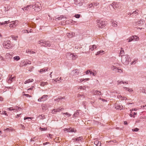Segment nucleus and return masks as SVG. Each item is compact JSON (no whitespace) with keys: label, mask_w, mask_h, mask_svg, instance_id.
Instances as JSON below:
<instances>
[{"label":"nucleus","mask_w":146,"mask_h":146,"mask_svg":"<svg viewBox=\"0 0 146 146\" xmlns=\"http://www.w3.org/2000/svg\"><path fill=\"white\" fill-rule=\"evenodd\" d=\"M121 49L120 50V54H119V56H121H121L122 55L121 54H124V50H122V48H121Z\"/></svg>","instance_id":"obj_30"},{"label":"nucleus","mask_w":146,"mask_h":146,"mask_svg":"<svg viewBox=\"0 0 146 146\" xmlns=\"http://www.w3.org/2000/svg\"><path fill=\"white\" fill-rule=\"evenodd\" d=\"M117 23L116 21H113L112 23V25L114 27H117L118 26Z\"/></svg>","instance_id":"obj_22"},{"label":"nucleus","mask_w":146,"mask_h":146,"mask_svg":"<svg viewBox=\"0 0 146 146\" xmlns=\"http://www.w3.org/2000/svg\"><path fill=\"white\" fill-rule=\"evenodd\" d=\"M3 44L4 47L7 49H9L12 46V44L11 43V41L9 40L4 41Z\"/></svg>","instance_id":"obj_5"},{"label":"nucleus","mask_w":146,"mask_h":146,"mask_svg":"<svg viewBox=\"0 0 146 146\" xmlns=\"http://www.w3.org/2000/svg\"><path fill=\"white\" fill-rule=\"evenodd\" d=\"M11 37L12 38L13 40H16L17 38H18V36H15L14 35H11Z\"/></svg>","instance_id":"obj_31"},{"label":"nucleus","mask_w":146,"mask_h":146,"mask_svg":"<svg viewBox=\"0 0 146 146\" xmlns=\"http://www.w3.org/2000/svg\"><path fill=\"white\" fill-rule=\"evenodd\" d=\"M117 84L118 85L121 84L120 81H117Z\"/></svg>","instance_id":"obj_52"},{"label":"nucleus","mask_w":146,"mask_h":146,"mask_svg":"<svg viewBox=\"0 0 146 146\" xmlns=\"http://www.w3.org/2000/svg\"><path fill=\"white\" fill-rule=\"evenodd\" d=\"M144 23L145 21L143 20H142L141 19L139 20L136 23L137 25H139V26L144 24Z\"/></svg>","instance_id":"obj_12"},{"label":"nucleus","mask_w":146,"mask_h":146,"mask_svg":"<svg viewBox=\"0 0 146 146\" xmlns=\"http://www.w3.org/2000/svg\"><path fill=\"white\" fill-rule=\"evenodd\" d=\"M20 127H21V128L22 129H24L25 127H24V125H22V124H21Z\"/></svg>","instance_id":"obj_49"},{"label":"nucleus","mask_w":146,"mask_h":146,"mask_svg":"<svg viewBox=\"0 0 146 146\" xmlns=\"http://www.w3.org/2000/svg\"><path fill=\"white\" fill-rule=\"evenodd\" d=\"M75 75L77 76L79 75V71L77 69H76L75 70Z\"/></svg>","instance_id":"obj_34"},{"label":"nucleus","mask_w":146,"mask_h":146,"mask_svg":"<svg viewBox=\"0 0 146 146\" xmlns=\"http://www.w3.org/2000/svg\"><path fill=\"white\" fill-rule=\"evenodd\" d=\"M111 69L115 71V72H117V70H121V72H123L121 69H119L117 67L113 66H112L111 67Z\"/></svg>","instance_id":"obj_14"},{"label":"nucleus","mask_w":146,"mask_h":146,"mask_svg":"<svg viewBox=\"0 0 146 146\" xmlns=\"http://www.w3.org/2000/svg\"><path fill=\"white\" fill-rule=\"evenodd\" d=\"M48 68H42L40 70V71H39L41 73L42 72H46L48 70Z\"/></svg>","instance_id":"obj_23"},{"label":"nucleus","mask_w":146,"mask_h":146,"mask_svg":"<svg viewBox=\"0 0 146 146\" xmlns=\"http://www.w3.org/2000/svg\"><path fill=\"white\" fill-rule=\"evenodd\" d=\"M9 111H12L13 110H15V108H14L13 107H11L7 108Z\"/></svg>","instance_id":"obj_40"},{"label":"nucleus","mask_w":146,"mask_h":146,"mask_svg":"<svg viewBox=\"0 0 146 146\" xmlns=\"http://www.w3.org/2000/svg\"><path fill=\"white\" fill-rule=\"evenodd\" d=\"M122 97V96H121L120 94H118L117 96V98H119Z\"/></svg>","instance_id":"obj_56"},{"label":"nucleus","mask_w":146,"mask_h":146,"mask_svg":"<svg viewBox=\"0 0 146 146\" xmlns=\"http://www.w3.org/2000/svg\"><path fill=\"white\" fill-rule=\"evenodd\" d=\"M64 18V16L63 15H61L60 17H57L56 19V20H60L62 19V18Z\"/></svg>","instance_id":"obj_33"},{"label":"nucleus","mask_w":146,"mask_h":146,"mask_svg":"<svg viewBox=\"0 0 146 146\" xmlns=\"http://www.w3.org/2000/svg\"><path fill=\"white\" fill-rule=\"evenodd\" d=\"M101 143L99 141L98 143L96 145V146H101Z\"/></svg>","instance_id":"obj_55"},{"label":"nucleus","mask_w":146,"mask_h":146,"mask_svg":"<svg viewBox=\"0 0 146 146\" xmlns=\"http://www.w3.org/2000/svg\"><path fill=\"white\" fill-rule=\"evenodd\" d=\"M42 109L43 111H45L46 109H47V106L45 104H43L41 106Z\"/></svg>","instance_id":"obj_19"},{"label":"nucleus","mask_w":146,"mask_h":146,"mask_svg":"<svg viewBox=\"0 0 146 146\" xmlns=\"http://www.w3.org/2000/svg\"><path fill=\"white\" fill-rule=\"evenodd\" d=\"M89 73L90 75L92 74L93 76H96V73L92 72V71H89Z\"/></svg>","instance_id":"obj_38"},{"label":"nucleus","mask_w":146,"mask_h":146,"mask_svg":"<svg viewBox=\"0 0 146 146\" xmlns=\"http://www.w3.org/2000/svg\"><path fill=\"white\" fill-rule=\"evenodd\" d=\"M121 82V83H122L123 84H128V82L127 81H120Z\"/></svg>","instance_id":"obj_44"},{"label":"nucleus","mask_w":146,"mask_h":146,"mask_svg":"<svg viewBox=\"0 0 146 146\" xmlns=\"http://www.w3.org/2000/svg\"><path fill=\"white\" fill-rule=\"evenodd\" d=\"M99 142V141H94V144L96 145H97V144L98 143V142Z\"/></svg>","instance_id":"obj_53"},{"label":"nucleus","mask_w":146,"mask_h":146,"mask_svg":"<svg viewBox=\"0 0 146 146\" xmlns=\"http://www.w3.org/2000/svg\"><path fill=\"white\" fill-rule=\"evenodd\" d=\"M28 82V83H29L30 82H32L33 81V79H29L27 80Z\"/></svg>","instance_id":"obj_43"},{"label":"nucleus","mask_w":146,"mask_h":146,"mask_svg":"<svg viewBox=\"0 0 146 146\" xmlns=\"http://www.w3.org/2000/svg\"><path fill=\"white\" fill-rule=\"evenodd\" d=\"M106 22L105 21L101 20H97V26L99 29H102L106 26Z\"/></svg>","instance_id":"obj_4"},{"label":"nucleus","mask_w":146,"mask_h":146,"mask_svg":"<svg viewBox=\"0 0 146 146\" xmlns=\"http://www.w3.org/2000/svg\"><path fill=\"white\" fill-rule=\"evenodd\" d=\"M38 42L40 44V46L45 47H50L51 45L50 41H44L42 40L38 41Z\"/></svg>","instance_id":"obj_3"},{"label":"nucleus","mask_w":146,"mask_h":146,"mask_svg":"<svg viewBox=\"0 0 146 146\" xmlns=\"http://www.w3.org/2000/svg\"><path fill=\"white\" fill-rule=\"evenodd\" d=\"M75 33L73 32H70L66 33V35L69 38H71L75 36Z\"/></svg>","instance_id":"obj_13"},{"label":"nucleus","mask_w":146,"mask_h":146,"mask_svg":"<svg viewBox=\"0 0 146 146\" xmlns=\"http://www.w3.org/2000/svg\"><path fill=\"white\" fill-rule=\"evenodd\" d=\"M4 58L1 56H0V61H2L4 60Z\"/></svg>","instance_id":"obj_51"},{"label":"nucleus","mask_w":146,"mask_h":146,"mask_svg":"<svg viewBox=\"0 0 146 146\" xmlns=\"http://www.w3.org/2000/svg\"><path fill=\"white\" fill-rule=\"evenodd\" d=\"M38 117L40 119H43L46 118L45 115L43 114H42L41 115H40L38 116Z\"/></svg>","instance_id":"obj_27"},{"label":"nucleus","mask_w":146,"mask_h":146,"mask_svg":"<svg viewBox=\"0 0 146 146\" xmlns=\"http://www.w3.org/2000/svg\"><path fill=\"white\" fill-rule=\"evenodd\" d=\"M80 15H79V14H77V15H75L74 17L77 18H78L80 17Z\"/></svg>","instance_id":"obj_48"},{"label":"nucleus","mask_w":146,"mask_h":146,"mask_svg":"<svg viewBox=\"0 0 146 146\" xmlns=\"http://www.w3.org/2000/svg\"><path fill=\"white\" fill-rule=\"evenodd\" d=\"M74 2L76 3V4H79L81 5L84 3V0H74Z\"/></svg>","instance_id":"obj_15"},{"label":"nucleus","mask_w":146,"mask_h":146,"mask_svg":"<svg viewBox=\"0 0 146 146\" xmlns=\"http://www.w3.org/2000/svg\"><path fill=\"white\" fill-rule=\"evenodd\" d=\"M34 87L33 86H32L30 88H28L27 89V91H29L30 90H33V88Z\"/></svg>","instance_id":"obj_50"},{"label":"nucleus","mask_w":146,"mask_h":146,"mask_svg":"<svg viewBox=\"0 0 146 146\" xmlns=\"http://www.w3.org/2000/svg\"><path fill=\"white\" fill-rule=\"evenodd\" d=\"M6 111H3V114H5V115H8L7 114V113H6Z\"/></svg>","instance_id":"obj_60"},{"label":"nucleus","mask_w":146,"mask_h":146,"mask_svg":"<svg viewBox=\"0 0 146 146\" xmlns=\"http://www.w3.org/2000/svg\"><path fill=\"white\" fill-rule=\"evenodd\" d=\"M97 47V46L95 45H93L92 46H90V50L91 51L93 50L94 49H96Z\"/></svg>","instance_id":"obj_18"},{"label":"nucleus","mask_w":146,"mask_h":146,"mask_svg":"<svg viewBox=\"0 0 146 146\" xmlns=\"http://www.w3.org/2000/svg\"><path fill=\"white\" fill-rule=\"evenodd\" d=\"M98 5V3H94V4L91 3L88 5L89 7L91 8L92 9H94V8H97L96 6Z\"/></svg>","instance_id":"obj_9"},{"label":"nucleus","mask_w":146,"mask_h":146,"mask_svg":"<svg viewBox=\"0 0 146 146\" xmlns=\"http://www.w3.org/2000/svg\"><path fill=\"white\" fill-rule=\"evenodd\" d=\"M115 108L117 110V109H120V110H121L122 109V108L123 107V106H121L120 105H118L115 104Z\"/></svg>","instance_id":"obj_16"},{"label":"nucleus","mask_w":146,"mask_h":146,"mask_svg":"<svg viewBox=\"0 0 146 146\" xmlns=\"http://www.w3.org/2000/svg\"><path fill=\"white\" fill-rule=\"evenodd\" d=\"M83 140V137L82 136L80 137H77L75 139V140L76 141H82Z\"/></svg>","instance_id":"obj_20"},{"label":"nucleus","mask_w":146,"mask_h":146,"mask_svg":"<svg viewBox=\"0 0 146 146\" xmlns=\"http://www.w3.org/2000/svg\"><path fill=\"white\" fill-rule=\"evenodd\" d=\"M127 14L128 15H129V16H130L133 13H132L128 12Z\"/></svg>","instance_id":"obj_62"},{"label":"nucleus","mask_w":146,"mask_h":146,"mask_svg":"<svg viewBox=\"0 0 146 146\" xmlns=\"http://www.w3.org/2000/svg\"><path fill=\"white\" fill-rule=\"evenodd\" d=\"M60 100H59V98H57L54 99V100L55 101H58V102Z\"/></svg>","instance_id":"obj_59"},{"label":"nucleus","mask_w":146,"mask_h":146,"mask_svg":"<svg viewBox=\"0 0 146 146\" xmlns=\"http://www.w3.org/2000/svg\"><path fill=\"white\" fill-rule=\"evenodd\" d=\"M26 52H29V53H32V54H33V53H35V52L33 51H31L30 50L29 51V50H28V52H27V50L26 51Z\"/></svg>","instance_id":"obj_47"},{"label":"nucleus","mask_w":146,"mask_h":146,"mask_svg":"<svg viewBox=\"0 0 146 146\" xmlns=\"http://www.w3.org/2000/svg\"><path fill=\"white\" fill-rule=\"evenodd\" d=\"M6 57L7 59H11L12 57V56L10 54L7 53L6 55Z\"/></svg>","instance_id":"obj_21"},{"label":"nucleus","mask_w":146,"mask_h":146,"mask_svg":"<svg viewBox=\"0 0 146 146\" xmlns=\"http://www.w3.org/2000/svg\"><path fill=\"white\" fill-rule=\"evenodd\" d=\"M86 86H82V89L84 90H85L86 88Z\"/></svg>","instance_id":"obj_64"},{"label":"nucleus","mask_w":146,"mask_h":146,"mask_svg":"<svg viewBox=\"0 0 146 146\" xmlns=\"http://www.w3.org/2000/svg\"><path fill=\"white\" fill-rule=\"evenodd\" d=\"M123 88L125 90L128 91H129V90H130V88L125 87H123Z\"/></svg>","instance_id":"obj_42"},{"label":"nucleus","mask_w":146,"mask_h":146,"mask_svg":"<svg viewBox=\"0 0 146 146\" xmlns=\"http://www.w3.org/2000/svg\"><path fill=\"white\" fill-rule=\"evenodd\" d=\"M121 98H122L121 100H126L127 99V98H125V97H123L122 96V97Z\"/></svg>","instance_id":"obj_57"},{"label":"nucleus","mask_w":146,"mask_h":146,"mask_svg":"<svg viewBox=\"0 0 146 146\" xmlns=\"http://www.w3.org/2000/svg\"><path fill=\"white\" fill-rule=\"evenodd\" d=\"M10 23L9 20L7 21H4V22L1 23L0 22V25H3L5 24H8Z\"/></svg>","instance_id":"obj_26"},{"label":"nucleus","mask_w":146,"mask_h":146,"mask_svg":"<svg viewBox=\"0 0 146 146\" xmlns=\"http://www.w3.org/2000/svg\"><path fill=\"white\" fill-rule=\"evenodd\" d=\"M93 93L94 95H101V92L97 90H94L93 91Z\"/></svg>","instance_id":"obj_17"},{"label":"nucleus","mask_w":146,"mask_h":146,"mask_svg":"<svg viewBox=\"0 0 146 146\" xmlns=\"http://www.w3.org/2000/svg\"><path fill=\"white\" fill-rule=\"evenodd\" d=\"M17 20L11 22L10 23H11L9 25V27L10 28H15L16 26L17 25Z\"/></svg>","instance_id":"obj_6"},{"label":"nucleus","mask_w":146,"mask_h":146,"mask_svg":"<svg viewBox=\"0 0 146 146\" xmlns=\"http://www.w3.org/2000/svg\"><path fill=\"white\" fill-rule=\"evenodd\" d=\"M60 80H63L62 79V78L61 77H60L59 78H57L55 79H53L52 81H54L56 82L57 81H59Z\"/></svg>","instance_id":"obj_28"},{"label":"nucleus","mask_w":146,"mask_h":146,"mask_svg":"<svg viewBox=\"0 0 146 146\" xmlns=\"http://www.w3.org/2000/svg\"><path fill=\"white\" fill-rule=\"evenodd\" d=\"M49 142H46V143H43V145H45L47 144H49Z\"/></svg>","instance_id":"obj_61"},{"label":"nucleus","mask_w":146,"mask_h":146,"mask_svg":"<svg viewBox=\"0 0 146 146\" xmlns=\"http://www.w3.org/2000/svg\"><path fill=\"white\" fill-rule=\"evenodd\" d=\"M76 131H74V129H72L71 127H70L68 129V132H75Z\"/></svg>","instance_id":"obj_24"},{"label":"nucleus","mask_w":146,"mask_h":146,"mask_svg":"<svg viewBox=\"0 0 146 146\" xmlns=\"http://www.w3.org/2000/svg\"><path fill=\"white\" fill-rule=\"evenodd\" d=\"M47 82H42L40 83V85L41 86H44V85L46 84Z\"/></svg>","instance_id":"obj_39"},{"label":"nucleus","mask_w":146,"mask_h":146,"mask_svg":"<svg viewBox=\"0 0 146 146\" xmlns=\"http://www.w3.org/2000/svg\"><path fill=\"white\" fill-rule=\"evenodd\" d=\"M48 96L47 95H44L41 97L39 98L38 100L39 102H41V101H44L46 100V98Z\"/></svg>","instance_id":"obj_11"},{"label":"nucleus","mask_w":146,"mask_h":146,"mask_svg":"<svg viewBox=\"0 0 146 146\" xmlns=\"http://www.w3.org/2000/svg\"><path fill=\"white\" fill-rule=\"evenodd\" d=\"M109 6L110 8L113 7V9H115V8H117L119 7L118 4L115 2H113L112 3L110 4L109 5Z\"/></svg>","instance_id":"obj_8"},{"label":"nucleus","mask_w":146,"mask_h":146,"mask_svg":"<svg viewBox=\"0 0 146 146\" xmlns=\"http://www.w3.org/2000/svg\"><path fill=\"white\" fill-rule=\"evenodd\" d=\"M14 60L18 61L20 59V57L18 56H16L14 57Z\"/></svg>","instance_id":"obj_36"},{"label":"nucleus","mask_w":146,"mask_h":146,"mask_svg":"<svg viewBox=\"0 0 146 146\" xmlns=\"http://www.w3.org/2000/svg\"><path fill=\"white\" fill-rule=\"evenodd\" d=\"M70 56L71 57H72V59L73 60H75L76 58V55H75L72 54H70Z\"/></svg>","instance_id":"obj_32"},{"label":"nucleus","mask_w":146,"mask_h":146,"mask_svg":"<svg viewBox=\"0 0 146 146\" xmlns=\"http://www.w3.org/2000/svg\"><path fill=\"white\" fill-rule=\"evenodd\" d=\"M139 10L137 9L135 11H133L132 13L134 14H136V15H138L139 14L138 13V12Z\"/></svg>","instance_id":"obj_35"},{"label":"nucleus","mask_w":146,"mask_h":146,"mask_svg":"<svg viewBox=\"0 0 146 146\" xmlns=\"http://www.w3.org/2000/svg\"><path fill=\"white\" fill-rule=\"evenodd\" d=\"M37 5H36V4L35 5H28L27 6L22 8V9L24 11L25 10L28 11H31L33 9H34V10H35L36 11H40V7L37 6Z\"/></svg>","instance_id":"obj_1"},{"label":"nucleus","mask_w":146,"mask_h":146,"mask_svg":"<svg viewBox=\"0 0 146 146\" xmlns=\"http://www.w3.org/2000/svg\"><path fill=\"white\" fill-rule=\"evenodd\" d=\"M65 115L66 116L68 115V117H70L71 115V114L68 113L67 112H66V113H65Z\"/></svg>","instance_id":"obj_46"},{"label":"nucleus","mask_w":146,"mask_h":146,"mask_svg":"<svg viewBox=\"0 0 146 146\" xmlns=\"http://www.w3.org/2000/svg\"><path fill=\"white\" fill-rule=\"evenodd\" d=\"M121 57V62L126 65H128L130 61L129 57L127 55H122Z\"/></svg>","instance_id":"obj_2"},{"label":"nucleus","mask_w":146,"mask_h":146,"mask_svg":"<svg viewBox=\"0 0 146 146\" xmlns=\"http://www.w3.org/2000/svg\"><path fill=\"white\" fill-rule=\"evenodd\" d=\"M104 51L103 50H100V51H98L96 53V55H97L100 54L101 53L104 52Z\"/></svg>","instance_id":"obj_37"},{"label":"nucleus","mask_w":146,"mask_h":146,"mask_svg":"<svg viewBox=\"0 0 146 146\" xmlns=\"http://www.w3.org/2000/svg\"><path fill=\"white\" fill-rule=\"evenodd\" d=\"M64 109L63 108H58L57 109H54V111L55 112H60V111H62V110Z\"/></svg>","instance_id":"obj_25"},{"label":"nucleus","mask_w":146,"mask_h":146,"mask_svg":"<svg viewBox=\"0 0 146 146\" xmlns=\"http://www.w3.org/2000/svg\"><path fill=\"white\" fill-rule=\"evenodd\" d=\"M40 129L42 131H44L46 130L47 128H41L40 127Z\"/></svg>","instance_id":"obj_45"},{"label":"nucleus","mask_w":146,"mask_h":146,"mask_svg":"<svg viewBox=\"0 0 146 146\" xmlns=\"http://www.w3.org/2000/svg\"><path fill=\"white\" fill-rule=\"evenodd\" d=\"M75 113L76 114V116H77L78 115H79V112H78V111H76L75 112Z\"/></svg>","instance_id":"obj_54"},{"label":"nucleus","mask_w":146,"mask_h":146,"mask_svg":"<svg viewBox=\"0 0 146 146\" xmlns=\"http://www.w3.org/2000/svg\"><path fill=\"white\" fill-rule=\"evenodd\" d=\"M15 77H12V75L9 76L7 78V82L9 84H11L15 80Z\"/></svg>","instance_id":"obj_7"},{"label":"nucleus","mask_w":146,"mask_h":146,"mask_svg":"<svg viewBox=\"0 0 146 146\" xmlns=\"http://www.w3.org/2000/svg\"><path fill=\"white\" fill-rule=\"evenodd\" d=\"M64 98H65L64 97H62L60 96V97H59V100H62V99Z\"/></svg>","instance_id":"obj_63"},{"label":"nucleus","mask_w":146,"mask_h":146,"mask_svg":"<svg viewBox=\"0 0 146 146\" xmlns=\"http://www.w3.org/2000/svg\"><path fill=\"white\" fill-rule=\"evenodd\" d=\"M21 109V108L20 107H18V106H16L15 107V110H16L17 112L20 111V110Z\"/></svg>","instance_id":"obj_29"},{"label":"nucleus","mask_w":146,"mask_h":146,"mask_svg":"<svg viewBox=\"0 0 146 146\" xmlns=\"http://www.w3.org/2000/svg\"><path fill=\"white\" fill-rule=\"evenodd\" d=\"M132 130L133 131H137L139 130V129L137 128H136L134 129H132Z\"/></svg>","instance_id":"obj_41"},{"label":"nucleus","mask_w":146,"mask_h":146,"mask_svg":"<svg viewBox=\"0 0 146 146\" xmlns=\"http://www.w3.org/2000/svg\"><path fill=\"white\" fill-rule=\"evenodd\" d=\"M137 37L136 36H134L131 37L127 39L128 42H130L134 40H136L137 38Z\"/></svg>","instance_id":"obj_10"},{"label":"nucleus","mask_w":146,"mask_h":146,"mask_svg":"<svg viewBox=\"0 0 146 146\" xmlns=\"http://www.w3.org/2000/svg\"><path fill=\"white\" fill-rule=\"evenodd\" d=\"M90 70H88L86 72V74H89V71H90Z\"/></svg>","instance_id":"obj_58"}]
</instances>
